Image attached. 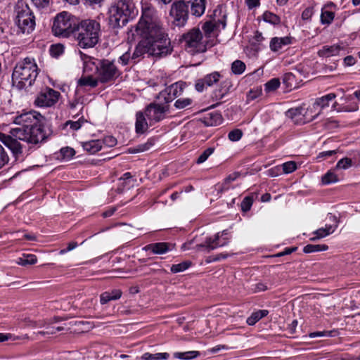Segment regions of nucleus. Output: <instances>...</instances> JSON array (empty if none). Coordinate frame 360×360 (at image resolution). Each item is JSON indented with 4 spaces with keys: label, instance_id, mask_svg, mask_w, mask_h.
<instances>
[{
    "label": "nucleus",
    "instance_id": "f03ea898",
    "mask_svg": "<svg viewBox=\"0 0 360 360\" xmlns=\"http://www.w3.org/2000/svg\"><path fill=\"white\" fill-rule=\"evenodd\" d=\"M137 34L154 44L162 50L172 52L171 41L156 9L150 6L142 8V14L136 25Z\"/></svg>",
    "mask_w": 360,
    "mask_h": 360
},
{
    "label": "nucleus",
    "instance_id": "72a5a7b5",
    "mask_svg": "<svg viewBox=\"0 0 360 360\" xmlns=\"http://www.w3.org/2000/svg\"><path fill=\"white\" fill-rule=\"evenodd\" d=\"M245 70V64L240 60H235L231 65V70L235 75H240Z\"/></svg>",
    "mask_w": 360,
    "mask_h": 360
},
{
    "label": "nucleus",
    "instance_id": "bf43d9fd",
    "mask_svg": "<svg viewBox=\"0 0 360 360\" xmlns=\"http://www.w3.org/2000/svg\"><path fill=\"white\" fill-rule=\"evenodd\" d=\"M281 167L283 169V172L285 174H288V173L292 172V161H288V162L283 164Z\"/></svg>",
    "mask_w": 360,
    "mask_h": 360
},
{
    "label": "nucleus",
    "instance_id": "9b49d317",
    "mask_svg": "<svg viewBox=\"0 0 360 360\" xmlns=\"http://www.w3.org/2000/svg\"><path fill=\"white\" fill-rule=\"evenodd\" d=\"M168 111L169 105L165 103L164 101L160 102L158 101V103H150L147 106L145 110V115L151 124L163 120Z\"/></svg>",
    "mask_w": 360,
    "mask_h": 360
},
{
    "label": "nucleus",
    "instance_id": "f704fd0d",
    "mask_svg": "<svg viewBox=\"0 0 360 360\" xmlns=\"http://www.w3.org/2000/svg\"><path fill=\"white\" fill-rule=\"evenodd\" d=\"M191 265V262L189 261H184L177 264H173L171 266V271L172 273L182 272L189 268Z\"/></svg>",
    "mask_w": 360,
    "mask_h": 360
},
{
    "label": "nucleus",
    "instance_id": "6e6d98bb",
    "mask_svg": "<svg viewBox=\"0 0 360 360\" xmlns=\"http://www.w3.org/2000/svg\"><path fill=\"white\" fill-rule=\"evenodd\" d=\"M257 312H254L251 314L250 317L247 319V323L250 326H253L259 320H260V318L258 315Z\"/></svg>",
    "mask_w": 360,
    "mask_h": 360
},
{
    "label": "nucleus",
    "instance_id": "7ed1b4c3",
    "mask_svg": "<svg viewBox=\"0 0 360 360\" xmlns=\"http://www.w3.org/2000/svg\"><path fill=\"white\" fill-rule=\"evenodd\" d=\"M38 75V68L34 59L25 58L15 66L12 74L13 86L18 89L32 85Z\"/></svg>",
    "mask_w": 360,
    "mask_h": 360
},
{
    "label": "nucleus",
    "instance_id": "09e8293b",
    "mask_svg": "<svg viewBox=\"0 0 360 360\" xmlns=\"http://www.w3.org/2000/svg\"><path fill=\"white\" fill-rule=\"evenodd\" d=\"M86 122L84 119H79L77 121L69 120L66 122V125H70L73 130H78L82 125V123Z\"/></svg>",
    "mask_w": 360,
    "mask_h": 360
},
{
    "label": "nucleus",
    "instance_id": "ddd939ff",
    "mask_svg": "<svg viewBox=\"0 0 360 360\" xmlns=\"http://www.w3.org/2000/svg\"><path fill=\"white\" fill-rule=\"evenodd\" d=\"M170 13L174 18V23L182 27L186 23L190 12L184 0H181L172 4Z\"/></svg>",
    "mask_w": 360,
    "mask_h": 360
},
{
    "label": "nucleus",
    "instance_id": "79ce46f5",
    "mask_svg": "<svg viewBox=\"0 0 360 360\" xmlns=\"http://www.w3.org/2000/svg\"><path fill=\"white\" fill-rule=\"evenodd\" d=\"M152 146L153 143L151 141H148L147 143L137 146L136 148H129V151L130 153L143 152L149 150Z\"/></svg>",
    "mask_w": 360,
    "mask_h": 360
},
{
    "label": "nucleus",
    "instance_id": "bb28decb",
    "mask_svg": "<svg viewBox=\"0 0 360 360\" xmlns=\"http://www.w3.org/2000/svg\"><path fill=\"white\" fill-rule=\"evenodd\" d=\"M220 25H221V27L224 29L226 26L225 21L219 20L217 22L214 23L212 22H206L202 26V30L207 35L210 36V34L214 32V30H217Z\"/></svg>",
    "mask_w": 360,
    "mask_h": 360
},
{
    "label": "nucleus",
    "instance_id": "3c124183",
    "mask_svg": "<svg viewBox=\"0 0 360 360\" xmlns=\"http://www.w3.org/2000/svg\"><path fill=\"white\" fill-rule=\"evenodd\" d=\"M8 161V157L6 152L4 151V148L0 144V169L3 167L6 163Z\"/></svg>",
    "mask_w": 360,
    "mask_h": 360
},
{
    "label": "nucleus",
    "instance_id": "c03bdc74",
    "mask_svg": "<svg viewBox=\"0 0 360 360\" xmlns=\"http://www.w3.org/2000/svg\"><path fill=\"white\" fill-rule=\"evenodd\" d=\"M192 103V100L191 98H179L174 103V106L177 109H183Z\"/></svg>",
    "mask_w": 360,
    "mask_h": 360
},
{
    "label": "nucleus",
    "instance_id": "052dcab7",
    "mask_svg": "<svg viewBox=\"0 0 360 360\" xmlns=\"http://www.w3.org/2000/svg\"><path fill=\"white\" fill-rule=\"evenodd\" d=\"M330 332L328 331H317V332H313L309 334V337L311 338H321V337H325L330 335Z\"/></svg>",
    "mask_w": 360,
    "mask_h": 360
},
{
    "label": "nucleus",
    "instance_id": "0e129e2a",
    "mask_svg": "<svg viewBox=\"0 0 360 360\" xmlns=\"http://www.w3.org/2000/svg\"><path fill=\"white\" fill-rule=\"evenodd\" d=\"M245 4L249 9H252L259 5V0H245Z\"/></svg>",
    "mask_w": 360,
    "mask_h": 360
},
{
    "label": "nucleus",
    "instance_id": "e433bc0d",
    "mask_svg": "<svg viewBox=\"0 0 360 360\" xmlns=\"http://www.w3.org/2000/svg\"><path fill=\"white\" fill-rule=\"evenodd\" d=\"M263 19L265 22H269L273 25H277L280 22V18L278 15L269 11H266L263 14Z\"/></svg>",
    "mask_w": 360,
    "mask_h": 360
},
{
    "label": "nucleus",
    "instance_id": "1a4fd4ad",
    "mask_svg": "<svg viewBox=\"0 0 360 360\" xmlns=\"http://www.w3.org/2000/svg\"><path fill=\"white\" fill-rule=\"evenodd\" d=\"M15 23L22 33H30L34 30V16L27 5L18 8Z\"/></svg>",
    "mask_w": 360,
    "mask_h": 360
},
{
    "label": "nucleus",
    "instance_id": "c9c22d12",
    "mask_svg": "<svg viewBox=\"0 0 360 360\" xmlns=\"http://www.w3.org/2000/svg\"><path fill=\"white\" fill-rule=\"evenodd\" d=\"M100 60H96L95 58L89 59L85 61L84 63V71L85 72H89L92 70H95L96 71L97 65H98V61Z\"/></svg>",
    "mask_w": 360,
    "mask_h": 360
},
{
    "label": "nucleus",
    "instance_id": "ea45409f",
    "mask_svg": "<svg viewBox=\"0 0 360 360\" xmlns=\"http://www.w3.org/2000/svg\"><path fill=\"white\" fill-rule=\"evenodd\" d=\"M338 181V176L331 171H328L322 176V183L323 184H330Z\"/></svg>",
    "mask_w": 360,
    "mask_h": 360
},
{
    "label": "nucleus",
    "instance_id": "a19ab883",
    "mask_svg": "<svg viewBox=\"0 0 360 360\" xmlns=\"http://www.w3.org/2000/svg\"><path fill=\"white\" fill-rule=\"evenodd\" d=\"M240 176V173L239 172H233L229 175L224 180L222 186H221V191L227 190L229 189V184L236 180L239 176Z\"/></svg>",
    "mask_w": 360,
    "mask_h": 360
},
{
    "label": "nucleus",
    "instance_id": "13d9d810",
    "mask_svg": "<svg viewBox=\"0 0 360 360\" xmlns=\"http://www.w3.org/2000/svg\"><path fill=\"white\" fill-rule=\"evenodd\" d=\"M63 46L61 44H56L52 45L51 48V51L53 55H60L63 52Z\"/></svg>",
    "mask_w": 360,
    "mask_h": 360
},
{
    "label": "nucleus",
    "instance_id": "864d4df0",
    "mask_svg": "<svg viewBox=\"0 0 360 360\" xmlns=\"http://www.w3.org/2000/svg\"><path fill=\"white\" fill-rule=\"evenodd\" d=\"M314 13L312 7H307L304 10L302 13V19L304 21H308L311 19L312 15Z\"/></svg>",
    "mask_w": 360,
    "mask_h": 360
},
{
    "label": "nucleus",
    "instance_id": "c85d7f7f",
    "mask_svg": "<svg viewBox=\"0 0 360 360\" xmlns=\"http://www.w3.org/2000/svg\"><path fill=\"white\" fill-rule=\"evenodd\" d=\"M328 249V245L325 244H309L304 247L303 251L305 253H312L321 251H326Z\"/></svg>",
    "mask_w": 360,
    "mask_h": 360
},
{
    "label": "nucleus",
    "instance_id": "a211bd4d",
    "mask_svg": "<svg viewBox=\"0 0 360 360\" xmlns=\"http://www.w3.org/2000/svg\"><path fill=\"white\" fill-rule=\"evenodd\" d=\"M221 75L218 72L207 75L204 78L198 79L195 83L198 91H202L205 86H211L219 80Z\"/></svg>",
    "mask_w": 360,
    "mask_h": 360
},
{
    "label": "nucleus",
    "instance_id": "f3484780",
    "mask_svg": "<svg viewBox=\"0 0 360 360\" xmlns=\"http://www.w3.org/2000/svg\"><path fill=\"white\" fill-rule=\"evenodd\" d=\"M190 13L195 17L202 16L206 8V0H184Z\"/></svg>",
    "mask_w": 360,
    "mask_h": 360
},
{
    "label": "nucleus",
    "instance_id": "f257e3e1",
    "mask_svg": "<svg viewBox=\"0 0 360 360\" xmlns=\"http://www.w3.org/2000/svg\"><path fill=\"white\" fill-rule=\"evenodd\" d=\"M44 117L36 111L26 112L14 118L13 123L19 127L11 129V136L4 135L2 141L15 158L22 153V146L18 140L31 145L46 141L49 135L44 128Z\"/></svg>",
    "mask_w": 360,
    "mask_h": 360
},
{
    "label": "nucleus",
    "instance_id": "6e6552de",
    "mask_svg": "<svg viewBox=\"0 0 360 360\" xmlns=\"http://www.w3.org/2000/svg\"><path fill=\"white\" fill-rule=\"evenodd\" d=\"M76 25L71 20L66 12L59 13L55 18L52 30L55 35L68 37L76 30Z\"/></svg>",
    "mask_w": 360,
    "mask_h": 360
},
{
    "label": "nucleus",
    "instance_id": "393cba45",
    "mask_svg": "<svg viewBox=\"0 0 360 360\" xmlns=\"http://www.w3.org/2000/svg\"><path fill=\"white\" fill-rule=\"evenodd\" d=\"M337 228V225L332 226V225H326L324 228H321L316 230L314 232V234L316 235L315 237H313L311 238V240H314L316 239L324 238L330 233H333Z\"/></svg>",
    "mask_w": 360,
    "mask_h": 360
},
{
    "label": "nucleus",
    "instance_id": "39448f33",
    "mask_svg": "<svg viewBox=\"0 0 360 360\" xmlns=\"http://www.w3.org/2000/svg\"><path fill=\"white\" fill-rule=\"evenodd\" d=\"M131 0H119L111 6L109 10V22L112 27H121L129 21L134 10Z\"/></svg>",
    "mask_w": 360,
    "mask_h": 360
},
{
    "label": "nucleus",
    "instance_id": "de8ad7c7",
    "mask_svg": "<svg viewBox=\"0 0 360 360\" xmlns=\"http://www.w3.org/2000/svg\"><path fill=\"white\" fill-rule=\"evenodd\" d=\"M214 152L213 148H207L198 158L197 163L201 164L204 162L208 157Z\"/></svg>",
    "mask_w": 360,
    "mask_h": 360
},
{
    "label": "nucleus",
    "instance_id": "aec40b11",
    "mask_svg": "<svg viewBox=\"0 0 360 360\" xmlns=\"http://www.w3.org/2000/svg\"><path fill=\"white\" fill-rule=\"evenodd\" d=\"M172 245L167 243H156L146 245V250H150L154 254H164L171 250Z\"/></svg>",
    "mask_w": 360,
    "mask_h": 360
},
{
    "label": "nucleus",
    "instance_id": "cd10ccee",
    "mask_svg": "<svg viewBox=\"0 0 360 360\" xmlns=\"http://www.w3.org/2000/svg\"><path fill=\"white\" fill-rule=\"evenodd\" d=\"M339 47L337 46H323L322 49L319 50V55L323 57H330L337 55L339 52Z\"/></svg>",
    "mask_w": 360,
    "mask_h": 360
},
{
    "label": "nucleus",
    "instance_id": "7c9ffc66",
    "mask_svg": "<svg viewBox=\"0 0 360 360\" xmlns=\"http://www.w3.org/2000/svg\"><path fill=\"white\" fill-rule=\"evenodd\" d=\"M169 356V354L167 352L164 353H156V354H150L145 353L141 356V359L143 360H160V359H167Z\"/></svg>",
    "mask_w": 360,
    "mask_h": 360
},
{
    "label": "nucleus",
    "instance_id": "a18cd8bd",
    "mask_svg": "<svg viewBox=\"0 0 360 360\" xmlns=\"http://www.w3.org/2000/svg\"><path fill=\"white\" fill-rule=\"evenodd\" d=\"M243 132L240 129H236L229 133V139L232 141H237L241 139Z\"/></svg>",
    "mask_w": 360,
    "mask_h": 360
},
{
    "label": "nucleus",
    "instance_id": "f8f14e48",
    "mask_svg": "<svg viewBox=\"0 0 360 360\" xmlns=\"http://www.w3.org/2000/svg\"><path fill=\"white\" fill-rule=\"evenodd\" d=\"M96 72L99 80L103 83L115 79L117 75V68L116 66L112 61L105 59L98 61Z\"/></svg>",
    "mask_w": 360,
    "mask_h": 360
},
{
    "label": "nucleus",
    "instance_id": "423d86ee",
    "mask_svg": "<svg viewBox=\"0 0 360 360\" xmlns=\"http://www.w3.org/2000/svg\"><path fill=\"white\" fill-rule=\"evenodd\" d=\"M181 42L185 49L192 53H202L207 50L206 44L202 40V34L199 28H193L181 37Z\"/></svg>",
    "mask_w": 360,
    "mask_h": 360
},
{
    "label": "nucleus",
    "instance_id": "4be33fe9",
    "mask_svg": "<svg viewBox=\"0 0 360 360\" xmlns=\"http://www.w3.org/2000/svg\"><path fill=\"white\" fill-rule=\"evenodd\" d=\"M122 291L119 289L112 290L111 292H104L100 296L101 304H105L111 300H117L122 296Z\"/></svg>",
    "mask_w": 360,
    "mask_h": 360
},
{
    "label": "nucleus",
    "instance_id": "37998d69",
    "mask_svg": "<svg viewBox=\"0 0 360 360\" xmlns=\"http://www.w3.org/2000/svg\"><path fill=\"white\" fill-rule=\"evenodd\" d=\"M253 196H246L241 202V210L248 212L250 210L253 203Z\"/></svg>",
    "mask_w": 360,
    "mask_h": 360
},
{
    "label": "nucleus",
    "instance_id": "a878e982",
    "mask_svg": "<svg viewBox=\"0 0 360 360\" xmlns=\"http://www.w3.org/2000/svg\"><path fill=\"white\" fill-rule=\"evenodd\" d=\"M148 128V123L146 122L145 115L141 112L136 113V131L139 134L143 133Z\"/></svg>",
    "mask_w": 360,
    "mask_h": 360
},
{
    "label": "nucleus",
    "instance_id": "b1692460",
    "mask_svg": "<svg viewBox=\"0 0 360 360\" xmlns=\"http://www.w3.org/2000/svg\"><path fill=\"white\" fill-rule=\"evenodd\" d=\"M83 148L91 154L98 152L102 148V142L101 140H91L82 143Z\"/></svg>",
    "mask_w": 360,
    "mask_h": 360
},
{
    "label": "nucleus",
    "instance_id": "5701e85b",
    "mask_svg": "<svg viewBox=\"0 0 360 360\" xmlns=\"http://www.w3.org/2000/svg\"><path fill=\"white\" fill-rule=\"evenodd\" d=\"M222 121V117L217 112H210L202 118V122L206 126H216Z\"/></svg>",
    "mask_w": 360,
    "mask_h": 360
},
{
    "label": "nucleus",
    "instance_id": "dca6fc26",
    "mask_svg": "<svg viewBox=\"0 0 360 360\" xmlns=\"http://www.w3.org/2000/svg\"><path fill=\"white\" fill-rule=\"evenodd\" d=\"M227 234V230H224L221 233H217L214 236V238L212 239L211 238H208L206 239L204 243H200L196 245L197 249L199 250L201 248H205L207 252H210L211 250L217 248V247H221L224 245H226L228 243V241L226 240L223 243H219V238L220 237L223 236L224 235Z\"/></svg>",
    "mask_w": 360,
    "mask_h": 360
},
{
    "label": "nucleus",
    "instance_id": "20e7f679",
    "mask_svg": "<svg viewBox=\"0 0 360 360\" xmlns=\"http://www.w3.org/2000/svg\"><path fill=\"white\" fill-rule=\"evenodd\" d=\"M100 34V23L96 20L87 19L77 26L75 36L79 47L87 49L94 47L98 42Z\"/></svg>",
    "mask_w": 360,
    "mask_h": 360
},
{
    "label": "nucleus",
    "instance_id": "9d476101",
    "mask_svg": "<svg viewBox=\"0 0 360 360\" xmlns=\"http://www.w3.org/2000/svg\"><path fill=\"white\" fill-rule=\"evenodd\" d=\"M317 117L314 114L312 108L307 106L306 103L294 101V124H303L309 122Z\"/></svg>",
    "mask_w": 360,
    "mask_h": 360
},
{
    "label": "nucleus",
    "instance_id": "2eb2a0df",
    "mask_svg": "<svg viewBox=\"0 0 360 360\" xmlns=\"http://www.w3.org/2000/svg\"><path fill=\"white\" fill-rule=\"evenodd\" d=\"M183 91L182 84L174 83L160 91L157 96V100L160 102L164 101L168 105L174 98L179 96Z\"/></svg>",
    "mask_w": 360,
    "mask_h": 360
},
{
    "label": "nucleus",
    "instance_id": "680f3d73",
    "mask_svg": "<svg viewBox=\"0 0 360 360\" xmlns=\"http://www.w3.org/2000/svg\"><path fill=\"white\" fill-rule=\"evenodd\" d=\"M358 109H359V106H358L357 103H354L351 104L350 105L343 106L342 108V110L345 111V112H354V111H356Z\"/></svg>",
    "mask_w": 360,
    "mask_h": 360
},
{
    "label": "nucleus",
    "instance_id": "4468645a",
    "mask_svg": "<svg viewBox=\"0 0 360 360\" xmlns=\"http://www.w3.org/2000/svg\"><path fill=\"white\" fill-rule=\"evenodd\" d=\"M60 96V92L51 88H46L39 94L34 103L39 107H51L58 102Z\"/></svg>",
    "mask_w": 360,
    "mask_h": 360
},
{
    "label": "nucleus",
    "instance_id": "603ef678",
    "mask_svg": "<svg viewBox=\"0 0 360 360\" xmlns=\"http://www.w3.org/2000/svg\"><path fill=\"white\" fill-rule=\"evenodd\" d=\"M101 142L108 147H113L117 144V139L112 136H108L105 137Z\"/></svg>",
    "mask_w": 360,
    "mask_h": 360
},
{
    "label": "nucleus",
    "instance_id": "5fc2aeb1",
    "mask_svg": "<svg viewBox=\"0 0 360 360\" xmlns=\"http://www.w3.org/2000/svg\"><path fill=\"white\" fill-rule=\"evenodd\" d=\"M33 4L38 8H44L49 5L50 0H31Z\"/></svg>",
    "mask_w": 360,
    "mask_h": 360
},
{
    "label": "nucleus",
    "instance_id": "e2e57ef3",
    "mask_svg": "<svg viewBox=\"0 0 360 360\" xmlns=\"http://www.w3.org/2000/svg\"><path fill=\"white\" fill-rule=\"evenodd\" d=\"M130 60H131V57H130V54L127 52L124 53L119 58V60L121 61L122 64L124 65H127Z\"/></svg>",
    "mask_w": 360,
    "mask_h": 360
},
{
    "label": "nucleus",
    "instance_id": "0eeeda50",
    "mask_svg": "<svg viewBox=\"0 0 360 360\" xmlns=\"http://www.w3.org/2000/svg\"><path fill=\"white\" fill-rule=\"evenodd\" d=\"M170 51L162 50L161 47L154 46V44L150 41L142 39L136 45L131 56V60L136 63L146 53L155 57H162L170 53Z\"/></svg>",
    "mask_w": 360,
    "mask_h": 360
},
{
    "label": "nucleus",
    "instance_id": "4c0bfd02",
    "mask_svg": "<svg viewBox=\"0 0 360 360\" xmlns=\"http://www.w3.org/2000/svg\"><path fill=\"white\" fill-rule=\"evenodd\" d=\"M335 17L333 12L330 11H322L321 15V21L322 24H330Z\"/></svg>",
    "mask_w": 360,
    "mask_h": 360
},
{
    "label": "nucleus",
    "instance_id": "473e14b6",
    "mask_svg": "<svg viewBox=\"0 0 360 360\" xmlns=\"http://www.w3.org/2000/svg\"><path fill=\"white\" fill-rule=\"evenodd\" d=\"M78 84L80 86H89L91 87H95L98 84V80L94 79L91 75L81 77Z\"/></svg>",
    "mask_w": 360,
    "mask_h": 360
},
{
    "label": "nucleus",
    "instance_id": "58836bf2",
    "mask_svg": "<svg viewBox=\"0 0 360 360\" xmlns=\"http://www.w3.org/2000/svg\"><path fill=\"white\" fill-rule=\"evenodd\" d=\"M280 80L278 78H274L267 82L265 84V91L270 92L274 91L280 86Z\"/></svg>",
    "mask_w": 360,
    "mask_h": 360
},
{
    "label": "nucleus",
    "instance_id": "2f4dec72",
    "mask_svg": "<svg viewBox=\"0 0 360 360\" xmlns=\"http://www.w3.org/2000/svg\"><path fill=\"white\" fill-rule=\"evenodd\" d=\"M37 261V257L34 255H23L20 257L17 263L21 266L34 264Z\"/></svg>",
    "mask_w": 360,
    "mask_h": 360
},
{
    "label": "nucleus",
    "instance_id": "4d7b16f0",
    "mask_svg": "<svg viewBox=\"0 0 360 360\" xmlns=\"http://www.w3.org/2000/svg\"><path fill=\"white\" fill-rule=\"evenodd\" d=\"M292 76V75L291 72H288V73H285L283 77V84L288 89L291 86Z\"/></svg>",
    "mask_w": 360,
    "mask_h": 360
},
{
    "label": "nucleus",
    "instance_id": "8fccbe9b",
    "mask_svg": "<svg viewBox=\"0 0 360 360\" xmlns=\"http://www.w3.org/2000/svg\"><path fill=\"white\" fill-rule=\"evenodd\" d=\"M60 153L64 158H70L75 155V151L72 148L65 147L60 149Z\"/></svg>",
    "mask_w": 360,
    "mask_h": 360
},
{
    "label": "nucleus",
    "instance_id": "412c9836",
    "mask_svg": "<svg viewBox=\"0 0 360 360\" xmlns=\"http://www.w3.org/2000/svg\"><path fill=\"white\" fill-rule=\"evenodd\" d=\"M291 43V38L289 37H274L270 41V49L272 51H278L281 49L283 46L290 44Z\"/></svg>",
    "mask_w": 360,
    "mask_h": 360
},
{
    "label": "nucleus",
    "instance_id": "6ab92c4d",
    "mask_svg": "<svg viewBox=\"0 0 360 360\" xmlns=\"http://www.w3.org/2000/svg\"><path fill=\"white\" fill-rule=\"evenodd\" d=\"M335 98H336V94L334 93H330L327 95H325L321 98H317L316 100V101L314 102L313 107L311 108L312 109L313 108H314V109L319 108L318 112L316 113V114H317V116H318L319 115V113L321 112V110L323 108H324L325 107L328 106L329 102L333 101Z\"/></svg>",
    "mask_w": 360,
    "mask_h": 360
},
{
    "label": "nucleus",
    "instance_id": "69168bd1",
    "mask_svg": "<svg viewBox=\"0 0 360 360\" xmlns=\"http://www.w3.org/2000/svg\"><path fill=\"white\" fill-rule=\"evenodd\" d=\"M335 154H336V150H335L323 151V152H321V153H319L318 158H326L330 157V156H332V155H333Z\"/></svg>",
    "mask_w": 360,
    "mask_h": 360
},
{
    "label": "nucleus",
    "instance_id": "338daca9",
    "mask_svg": "<svg viewBox=\"0 0 360 360\" xmlns=\"http://www.w3.org/2000/svg\"><path fill=\"white\" fill-rule=\"evenodd\" d=\"M23 321L25 322V326L27 327L35 328L37 326V321H32L29 318L25 319Z\"/></svg>",
    "mask_w": 360,
    "mask_h": 360
},
{
    "label": "nucleus",
    "instance_id": "c756f323",
    "mask_svg": "<svg viewBox=\"0 0 360 360\" xmlns=\"http://www.w3.org/2000/svg\"><path fill=\"white\" fill-rule=\"evenodd\" d=\"M200 354L198 351H189L185 352H175L174 357L184 360H190L196 358Z\"/></svg>",
    "mask_w": 360,
    "mask_h": 360
},
{
    "label": "nucleus",
    "instance_id": "49530a36",
    "mask_svg": "<svg viewBox=\"0 0 360 360\" xmlns=\"http://www.w3.org/2000/svg\"><path fill=\"white\" fill-rule=\"evenodd\" d=\"M352 165V160L349 158H345L339 160L337 163L336 168L346 169Z\"/></svg>",
    "mask_w": 360,
    "mask_h": 360
},
{
    "label": "nucleus",
    "instance_id": "774afa93",
    "mask_svg": "<svg viewBox=\"0 0 360 360\" xmlns=\"http://www.w3.org/2000/svg\"><path fill=\"white\" fill-rule=\"evenodd\" d=\"M345 63L347 65H352L355 63V59L352 56H348L345 58Z\"/></svg>",
    "mask_w": 360,
    "mask_h": 360
}]
</instances>
